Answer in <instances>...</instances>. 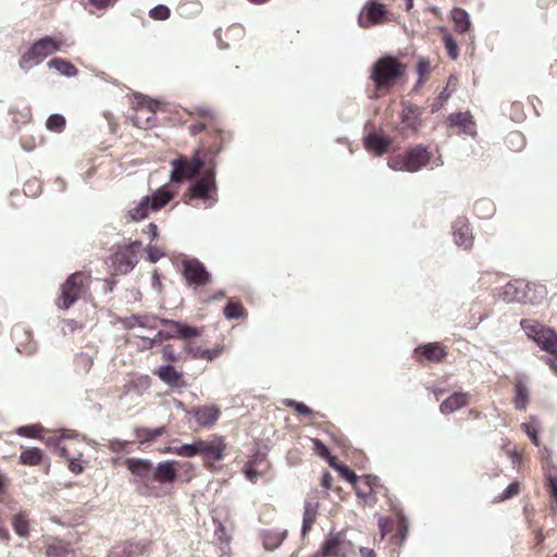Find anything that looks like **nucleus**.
<instances>
[{"mask_svg": "<svg viewBox=\"0 0 557 557\" xmlns=\"http://www.w3.org/2000/svg\"><path fill=\"white\" fill-rule=\"evenodd\" d=\"M521 326L527 336L537 344V346L548 352L550 357L547 362L550 368L557 372V334L550 329L546 327L535 321L523 320Z\"/></svg>", "mask_w": 557, "mask_h": 557, "instance_id": "nucleus-1", "label": "nucleus"}, {"mask_svg": "<svg viewBox=\"0 0 557 557\" xmlns=\"http://www.w3.org/2000/svg\"><path fill=\"white\" fill-rule=\"evenodd\" d=\"M160 319L152 314H133L122 320L125 329L134 336L143 339V348L149 349L154 345V334L160 325Z\"/></svg>", "mask_w": 557, "mask_h": 557, "instance_id": "nucleus-2", "label": "nucleus"}, {"mask_svg": "<svg viewBox=\"0 0 557 557\" xmlns=\"http://www.w3.org/2000/svg\"><path fill=\"white\" fill-rule=\"evenodd\" d=\"M65 41L59 38L46 36L33 44V46L22 55L20 66L28 71L39 64L44 59L54 52L61 51Z\"/></svg>", "mask_w": 557, "mask_h": 557, "instance_id": "nucleus-3", "label": "nucleus"}, {"mask_svg": "<svg viewBox=\"0 0 557 557\" xmlns=\"http://www.w3.org/2000/svg\"><path fill=\"white\" fill-rule=\"evenodd\" d=\"M430 153L426 148L418 146L405 154L395 156L389 159L388 166L394 171L417 172L428 164Z\"/></svg>", "mask_w": 557, "mask_h": 557, "instance_id": "nucleus-4", "label": "nucleus"}, {"mask_svg": "<svg viewBox=\"0 0 557 557\" xmlns=\"http://www.w3.org/2000/svg\"><path fill=\"white\" fill-rule=\"evenodd\" d=\"M201 151L198 150L191 160L185 157H178L171 161V175L170 180L173 183H180L183 180L194 178L202 169L203 160L201 158Z\"/></svg>", "mask_w": 557, "mask_h": 557, "instance_id": "nucleus-5", "label": "nucleus"}, {"mask_svg": "<svg viewBox=\"0 0 557 557\" xmlns=\"http://www.w3.org/2000/svg\"><path fill=\"white\" fill-rule=\"evenodd\" d=\"M87 277L76 272L72 274L60 287L61 295L57 300V306L60 309H69L82 295L85 287V280Z\"/></svg>", "mask_w": 557, "mask_h": 557, "instance_id": "nucleus-6", "label": "nucleus"}, {"mask_svg": "<svg viewBox=\"0 0 557 557\" xmlns=\"http://www.w3.org/2000/svg\"><path fill=\"white\" fill-rule=\"evenodd\" d=\"M401 75L400 64L391 57L379 60L372 72V79L377 87H389Z\"/></svg>", "mask_w": 557, "mask_h": 557, "instance_id": "nucleus-7", "label": "nucleus"}, {"mask_svg": "<svg viewBox=\"0 0 557 557\" xmlns=\"http://www.w3.org/2000/svg\"><path fill=\"white\" fill-rule=\"evenodd\" d=\"M189 197L202 199L207 207H212L216 202L215 173L213 170H207L203 176L189 188Z\"/></svg>", "mask_w": 557, "mask_h": 557, "instance_id": "nucleus-8", "label": "nucleus"}, {"mask_svg": "<svg viewBox=\"0 0 557 557\" xmlns=\"http://www.w3.org/2000/svg\"><path fill=\"white\" fill-rule=\"evenodd\" d=\"M386 21H388L386 8L373 0L366 3L358 16V25L361 28H369L372 25L383 24Z\"/></svg>", "mask_w": 557, "mask_h": 557, "instance_id": "nucleus-9", "label": "nucleus"}, {"mask_svg": "<svg viewBox=\"0 0 557 557\" xmlns=\"http://www.w3.org/2000/svg\"><path fill=\"white\" fill-rule=\"evenodd\" d=\"M226 445L222 437L213 436L210 440H197L198 455L205 460L220 461L224 457Z\"/></svg>", "mask_w": 557, "mask_h": 557, "instance_id": "nucleus-10", "label": "nucleus"}, {"mask_svg": "<svg viewBox=\"0 0 557 557\" xmlns=\"http://www.w3.org/2000/svg\"><path fill=\"white\" fill-rule=\"evenodd\" d=\"M74 444L75 443L72 441H65L63 436L58 438L55 442V446L59 449L60 455L67 461L70 471L75 474H79L84 470L82 466L83 451L77 450L72 454L71 450L73 449Z\"/></svg>", "mask_w": 557, "mask_h": 557, "instance_id": "nucleus-11", "label": "nucleus"}, {"mask_svg": "<svg viewBox=\"0 0 557 557\" xmlns=\"http://www.w3.org/2000/svg\"><path fill=\"white\" fill-rule=\"evenodd\" d=\"M139 242H134L131 246L119 250L113 258V264L116 272L125 274L134 269L138 262L137 253L134 247H139Z\"/></svg>", "mask_w": 557, "mask_h": 557, "instance_id": "nucleus-12", "label": "nucleus"}, {"mask_svg": "<svg viewBox=\"0 0 557 557\" xmlns=\"http://www.w3.org/2000/svg\"><path fill=\"white\" fill-rule=\"evenodd\" d=\"M158 108V102L140 97L138 100V108L134 116V123L140 128H148L153 125V115Z\"/></svg>", "mask_w": 557, "mask_h": 557, "instance_id": "nucleus-13", "label": "nucleus"}, {"mask_svg": "<svg viewBox=\"0 0 557 557\" xmlns=\"http://www.w3.org/2000/svg\"><path fill=\"white\" fill-rule=\"evenodd\" d=\"M184 276L189 284L197 286L206 285L210 281V274L197 259H190L184 262Z\"/></svg>", "mask_w": 557, "mask_h": 557, "instance_id": "nucleus-14", "label": "nucleus"}, {"mask_svg": "<svg viewBox=\"0 0 557 557\" xmlns=\"http://www.w3.org/2000/svg\"><path fill=\"white\" fill-rule=\"evenodd\" d=\"M530 290V285L522 281L509 283L504 287V300L507 302L533 301L532 297L529 296Z\"/></svg>", "mask_w": 557, "mask_h": 557, "instance_id": "nucleus-15", "label": "nucleus"}, {"mask_svg": "<svg viewBox=\"0 0 557 557\" xmlns=\"http://www.w3.org/2000/svg\"><path fill=\"white\" fill-rule=\"evenodd\" d=\"M176 461H163L153 467L152 480L159 484L168 485L175 482L177 478Z\"/></svg>", "mask_w": 557, "mask_h": 557, "instance_id": "nucleus-16", "label": "nucleus"}, {"mask_svg": "<svg viewBox=\"0 0 557 557\" xmlns=\"http://www.w3.org/2000/svg\"><path fill=\"white\" fill-rule=\"evenodd\" d=\"M194 417L199 426L210 428L220 418L221 411L216 406H201L194 409Z\"/></svg>", "mask_w": 557, "mask_h": 557, "instance_id": "nucleus-17", "label": "nucleus"}, {"mask_svg": "<svg viewBox=\"0 0 557 557\" xmlns=\"http://www.w3.org/2000/svg\"><path fill=\"white\" fill-rule=\"evenodd\" d=\"M153 374L171 387H183L185 382L183 374L176 371L172 366H163L153 371Z\"/></svg>", "mask_w": 557, "mask_h": 557, "instance_id": "nucleus-18", "label": "nucleus"}, {"mask_svg": "<svg viewBox=\"0 0 557 557\" xmlns=\"http://www.w3.org/2000/svg\"><path fill=\"white\" fill-rule=\"evenodd\" d=\"M127 468L131 472L141 481H147L152 478V465L147 459H127L126 460Z\"/></svg>", "mask_w": 557, "mask_h": 557, "instance_id": "nucleus-19", "label": "nucleus"}, {"mask_svg": "<svg viewBox=\"0 0 557 557\" xmlns=\"http://www.w3.org/2000/svg\"><path fill=\"white\" fill-rule=\"evenodd\" d=\"M453 235L455 243L463 248H469L472 245V233L469 225L463 220H458L453 225Z\"/></svg>", "mask_w": 557, "mask_h": 557, "instance_id": "nucleus-20", "label": "nucleus"}, {"mask_svg": "<svg viewBox=\"0 0 557 557\" xmlns=\"http://www.w3.org/2000/svg\"><path fill=\"white\" fill-rule=\"evenodd\" d=\"M150 207V197L145 196L140 200L133 202L127 209L129 220L138 222L148 216Z\"/></svg>", "mask_w": 557, "mask_h": 557, "instance_id": "nucleus-21", "label": "nucleus"}, {"mask_svg": "<svg viewBox=\"0 0 557 557\" xmlns=\"http://www.w3.org/2000/svg\"><path fill=\"white\" fill-rule=\"evenodd\" d=\"M468 405V394L467 393H454L448 398H446L440 406V410L444 414L451 413L465 406Z\"/></svg>", "mask_w": 557, "mask_h": 557, "instance_id": "nucleus-22", "label": "nucleus"}, {"mask_svg": "<svg viewBox=\"0 0 557 557\" xmlns=\"http://www.w3.org/2000/svg\"><path fill=\"white\" fill-rule=\"evenodd\" d=\"M150 387V379L148 376H139L131 380L124 385V393L126 395H144Z\"/></svg>", "mask_w": 557, "mask_h": 557, "instance_id": "nucleus-23", "label": "nucleus"}, {"mask_svg": "<svg viewBox=\"0 0 557 557\" xmlns=\"http://www.w3.org/2000/svg\"><path fill=\"white\" fill-rule=\"evenodd\" d=\"M449 122L454 126H461L467 134H474V124L469 112H459L449 115Z\"/></svg>", "mask_w": 557, "mask_h": 557, "instance_id": "nucleus-24", "label": "nucleus"}, {"mask_svg": "<svg viewBox=\"0 0 557 557\" xmlns=\"http://www.w3.org/2000/svg\"><path fill=\"white\" fill-rule=\"evenodd\" d=\"M416 352L422 355L430 361L438 362L446 355L445 350L440 344H428L416 349Z\"/></svg>", "mask_w": 557, "mask_h": 557, "instance_id": "nucleus-25", "label": "nucleus"}, {"mask_svg": "<svg viewBox=\"0 0 557 557\" xmlns=\"http://www.w3.org/2000/svg\"><path fill=\"white\" fill-rule=\"evenodd\" d=\"M317 512H318V503L317 502H306L304 518H302V535H306L310 531L312 524L315 522Z\"/></svg>", "mask_w": 557, "mask_h": 557, "instance_id": "nucleus-26", "label": "nucleus"}, {"mask_svg": "<svg viewBox=\"0 0 557 557\" xmlns=\"http://www.w3.org/2000/svg\"><path fill=\"white\" fill-rule=\"evenodd\" d=\"M450 15H451V20L455 23V27H456L457 32L466 33L469 30V28L471 26V22L469 18V14L465 10H462L460 8H455L451 10Z\"/></svg>", "mask_w": 557, "mask_h": 557, "instance_id": "nucleus-27", "label": "nucleus"}, {"mask_svg": "<svg viewBox=\"0 0 557 557\" xmlns=\"http://www.w3.org/2000/svg\"><path fill=\"white\" fill-rule=\"evenodd\" d=\"M342 545V539L338 534L331 535L321 547L323 557H338Z\"/></svg>", "mask_w": 557, "mask_h": 557, "instance_id": "nucleus-28", "label": "nucleus"}, {"mask_svg": "<svg viewBox=\"0 0 557 557\" xmlns=\"http://www.w3.org/2000/svg\"><path fill=\"white\" fill-rule=\"evenodd\" d=\"M389 141L377 135H369L364 138V146L367 150L375 152L377 156L385 152Z\"/></svg>", "mask_w": 557, "mask_h": 557, "instance_id": "nucleus-29", "label": "nucleus"}, {"mask_svg": "<svg viewBox=\"0 0 557 557\" xmlns=\"http://www.w3.org/2000/svg\"><path fill=\"white\" fill-rule=\"evenodd\" d=\"M172 198L173 194L165 188H160L156 190L150 197L151 210L157 211L163 208L166 203H169L172 200Z\"/></svg>", "mask_w": 557, "mask_h": 557, "instance_id": "nucleus-30", "label": "nucleus"}, {"mask_svg": "<svg viewBox=\"0 0 557 557\" xmlns=\"http://www.w3.org/2000/svg\"><path fill=\"white\" fill-rule=\"evenodd\" d=\"M48 66L50 69L57 70L60 74L67 76V77H72L77 74L76 67L72 63H70L69 61H66L64 59H59V58L52 59L48 62Z\"/></svg>", "mask_w": 557, "mask_h": 557, "instance_id": "nucleus-31", "label": "nucleus"}, {"mask_svg": "<svg viewBox=\"0 0 557 557\" xmlns=\"http://www.w3.org/2000/svg\"><path fill=\"white\" fill-rule=\"evenodd\" d=\"M287 531H268L263 534V545L267 549L277 548L286 536Z\"/></svg>", "mask_w": 557, "mask_h": 557, "instance_id": "nucleus-32", "label": "nucleus"}, {"mask_svg": "<svg viewBox=\"0 0 557 557\" xmlns=\"http://www.w3.org/2000/svg\"><path fill=\"white\" fill-rule=\"evenodd\" d=\"M164 434V428H157V429H137L136 430V438L144 443V442H152L157 437Z\"/></svg>", "mask_w": 557, "mask_h": 557, "instance_id": "nucleus-33", "label": "nucleus"}, {"mask_svg": "<svg viewBox=\"0 0 557 557\" xmlns=\"http://www.w3.org/2000/svg\"><path fill=\"white\" fill-rule=\"evenodd\" d=\"M529 403V393L528 388L522 382H517L516 384V396H515V406L519 410H523L527 408Z\"/></svg>", "mask_w": 557, "mask_h": 557, "instance_id": "nucleus-34", "label": "nucleus"}, {"mask_svg": "<svg viewBox=\"0 0 557 557\" xmlns=\"http://www.w3.org/2000/svg\"><path fill=\"white\" fill-rule=\"evenodd\" d=\"M42 459L41 451L38 448H29L22 451L20 460L23 465L37 466Z\"/></svg>", "mask_w": 557, "mask_h": 557, "instance_id": "nucleus-35", "label": "nucleus"}, {"mask_svg": "<svg viewBox=\"0 0 557 557\" xmlns=\"http://www.w3.org/2000/svg\"><path fill=\"white\" fill-rule=\"evenodd\" d=\"M48 557H75L73 550L63 543L52 544L48 547Z\"/></svg>", "mask_w": 557, "mask_h": 557, "instance_id": "nucleus-36", "label": "nucleus"}, {"mask_svg": "<svg viewBox=\"0 0 557 557\" xmlns=\"http://www.w3.org/2000/svg\"><path fill=\"white\" fill-rule=\"evenodd\" d=\"M171 325L175 329V333L177 334V337L181 338H191L196 337L200 334L199 330L194 326L184 325L181 323H171Z\"/></svg>", "mask_w": 557, "mask_h": 557, "instance_id": "nucleus-37", "label": "nucleus"}, {"mask_svg": "<svg viewBox=\"0 0 557 557\" xmlns=\"http://www.w3.org/2000/svg\"><path fill=\"white\" fill-rule=\"evenodd\" d=\"M172 451L173 454L178 455L181 457L191 458L198 455L197 440L191 444H183L181 446H175V448L172 449Z\"/></svg>", "mask_w": 557, "mask_h": 557, "instance_id": "nucleus-38", "label": "nucleus"}, {"mask_svg": "<svg viewBox=\"0 0 557 557\" xmlns=\"http://www.w3.org/2000/svg\"><path fill=\"white\" fill-rule=\"evenodd\" d=\"M15 532L20 536H26L28 533V521L25 513H18L14 516L12 521Z\"/></svg>", "mask_w": 557, "mask_h": 557, "instance_id": "nucleus-39", "label": "nucleus"}, {"mask_svg": "<svg viewBox=\"0 0 557 557\" xmlns=\"http://www.w3.org/2000/svg\"><path fill=\"white\" fill-rule=\"evenodd\" d=\"M162 322H160V325H166L168 329L166 330H157L156 334H154V342L157 341V338L159 339H169V338H173V337H176L177 334L175 333V329L171 325V323H174L173 321H169V320H161Z\"/></svg>", "mask_w": 557, "mask_h": 557, "instance_id": "nucleus-40", "label": "nucleus"}, {"mask_svg": "<svg viewBox=\"0 0 557 557\" xmlns=\"http://www.w3.org/2000/svg\"><path fill=\"white\" fill-rule=\"evenodd\" d=\"M522 428L524 429L528 436L531 438L534 445L539 446L537 431H539V422L536 419H532L529 423H523Z\"/></svg>", "mask_w": 557, "mask_h": 557, "instance_id": "nucleus-41", "label": "nucleus"}, {"mask_svg": "<svg viewBox=\"0 0 557 557\" xmlns=\"http://www.w3.org/2000/svg\"><path fill=\"white\" fill-rule=\"evenodd\" d=\"M65 125V119L59 114H52L47 120V127L53 132H60Z\"/></svg>", "mask_w": 557, "mask_h": 557, "instance_id": "nucleus-42", "label": "nucleus"}, {"mask_svg": "<svg viewBox=\"0 0 557 557\" xmlns=\"http://www.w3.org/2000/svg\"><path fill=\"white\" fill-rule=\"evenodd\" d=\"M149 15L153 20L164 21L170 17V9L163 4L152 8Z\"/></svg>", "mask_w": 557, "mask_h": 557, "instance_id": "nucleus-43", "label": "nucleus"}, {"mask_svg": "<svg viewBox=\"0 0 557 557\" xmlns=\"http://www.w3.org/2000/svg\"><path fill=\"white\" fill-rule=\"evenodd\" d=\"M444 42H445V47L447 49L449 57L451 59L456 60L458 58V47L449 34H446L444 36Z\"/></svg>", "mask_w": 557, "mask_h": 557, "instance_id": "nucleus-44", "label": "nucleus"}, {"mask_svg": "<svg viewBox=\"0 0 557 557\" xmlns=\"http://www.w3.org/2000/svg\"><path fill=\"white\" fill-rule=\"evenodd\" d=\"M242 306L236 302H230L224 310L227 319H237L242 315Z\"/></svg>", "mask_w": 557, "mask_h": 557, "instance_id": "nucleus-45", "label": "nucleus"}, {"mask_svg": "<svg viewBox=\"0 0 557 557\" xmlns=\"http://www.w3.org/2000/svg\"><path fill=\"white\" fill-rule=\"evenodd\" d=\"M40 431L41 428L38 425H27L18 428L16 432L21 436L37 437Z\"/></svg>", "mask_w": 557, "mask_h": 557, "instance_id": "nucleus-46", "label": "nucleus"}, {"mask_svg": "<svg viewBox=\"0 0 557 557\" xmlns=\"http://www.w3.org/2000/svg\"><path fill=\"white\" fill-rule=\"evenodd\" d=\"M147 253L149 261H151L152 263L157 262L165 255L161 248L152 245H148Z\"/></svg>", "mask_w": 557, "mask_h": 557, "instance_id": "nucleus-47", "label": "nucleus"}, {"mask_svg": "<svg viewBox=\"0 0 557 557\" xmlns=\"http://www.w3.org/2000/svg\"><path fill=\"white\" fill-rule=\"evenodd\" d=\"M429 70H430L429 61L424 60V59H421L419 61V63H418V73L420 75V78H419V81L417 83L416 88H418L423 83L422 77L429 73Z\"/></svg>", "mask_w": 557, "mask_h": 557, "instance_id": "nucleus-48", "label": "nucleus"}, {"mask_svg": "<svg viewBox=\"0 0 557 557\" xmlns=\"http://www.w3.org/2000/svg\"><path fill=\"white\" fill-rule=\"evenodd\" d=\"M312 443L315 454L323 458H329V449L320 440L314 438Z\"/></svg>", "mask_w": 557, "mask_h": 557, "instance_id": "nucleus-49", "label": "nucleus"}, {"mask_svg": "<svg viewBox=\"0 0 557 557\" xmlns=\"http://www.w3.org/2000/svg\"><path fill=\"white\" fill-rule=\"evenodd\" d=\"M338 472L351 484H356L358 478L357 475L350 471L346 466H338Z\"/></svg>", "mask_w": 557, "mask_h": 557, "instance_id": "nucleus-50", "label": "nucleus"}, {"mask_svg": "<svg viewBox=\"0 0 557 557\" xmlns=\"http://www.w3.org/2000/svg\"><path fill=\"white\" fill-rule=\"evenodd\" d=\"M549 492L554 498V505L552 506L553 511H557V478L549 479Z\"/></svg>", "mask_w": 557, "mask_h": 557, "instance_id": "nucleus-51", "label": "nucleus"}, {"mask_svg": "<svg viewBox=\"0 0 557 557\" xmlns=\"http://www.w3.org/2000/svg\"><path fill=\"white\" fill-rule=\"evenodd\" d=\"M287 406H289V407H294V408H295V410H296L299 414H309V413H311V409H310L308 406H306L305 404H302V403H297V401H295V400H289V401L287 403Z\"/></svg>", "mask_w": 557, "mask_h": 557, "instance_id": "nucleus-52", "label": "nucleus"}, {"mask_svg": "<svg viewBox=\"0 0 557 557\" xmlns=\"http://www.w3.org/2000/svg\"><path fill=\"white\" fill-rule=\"evenodd\" d=\"M507 140L510 145L516 146L517 149L523 145V137L520 133H510Z\"/></svg>", "mask_w": 557, "mask_h": 557, "instance_id": "nucleus-53", "label": "nucleus"}, {"mask_svg": "<svg viewBox=\"0 0 557 557\" xmlns=\"http://www.w3.org/2000/svg\"><path fill=\"white\" fill-rule=\"evenodd\" d=\"M127 442L114 440L109 442V448L114 453H121L124 450Z\"/></svg>", "mask_w": 557, "mask_h": 557, "instance_id": "nucleus-54", "label": "nucleus"}, {"mask_svg": "<svg viewBox=\"0 0 557 557\" xmlns=\"http://www.w3.org/2000/svg\"><path fill=\"white\" fill-rule=\"evenodd\" d=\"M185 349L194 358H200L201 359V352H203V349L201 347L196 346V345L189 343V344L186 345Z\"/></svg>", "mask_w": 557, "mask_h": 557, "instance_id": "nucleus-55", "label": "nucleus"}, {"mask_svg": "<svg viewBox=\"0 0 557 557\" xmlns=\"http://www.w3.org/2000/svg\"><path fill=\"white\" fill-rule=\"evenodd\" d=\"M519 492V485L517 483L510 484L502 494V499H507Z\"/></svg>", "mask_w": 557, "mask_h": 557, "instance_id": "nucleus-56", "label": "nucleus"}, {"mask_svg": "<svg viewBox=\"0 0 557 557\" xmlns=\"http://www.w3.org/2000/svg\"><path fill=\"white\" fill-rule=\"evenodd\" d=\"M220 349H203V352H201V359H207L209 361L213 360L220 355Z\"/></svg>", "mask_w": 557, "mask_h": 557, "instance_id": "nucleus-57", "label": "nucleus"}, {"mask_svg": "<svg viewBox=\"0 0 557 557\" xmlns=\"http://www.w3.org/2000/svg\"><path fill=\"white\" fill-rule=\"evenodd\" d=\"M162 355H163V358L166 359V360H170V361H176L177 360V357L175 356L174 349L172 348V346H165L162 349Z\"/></svg>", "mask_w": 557, "mask_h": 557, "instance_id": "nucleus-58", "label": "nucleus"}, {"mask_svg": "<svg viewBox=\"0 0 557 557\" xmlns=\"http://www.w3.org/2000/svg\"><path fill=\"white\" fill-rule=\"evenodd\" d=\"M98 9H104L112 5L116 0H89Z\"/></svg>", "mask_w": 557, "mask_h": 557, "instance_id": "nucleus-59", "label": "nucleus"}, {"mask_svg": "<svg viewBox=\"0 0 557 557\" xmlns=\"http://www.w3.org/2000/svg\"><path fill=\"white\" fill-rule=\"evenodd\" d=\"M387 524H388V520L385 519V518H380L379 519V528H380V531H381V539H384V536L386 535L387 533Z\"/></svg>", "mask_w": 557, "mask_h": 557, "instance_id": "nucleus-60", "label": "nucleus"}, {"mask_svg": "<svg viewBox=\"0 0 557 557\" xmlns=\"http://www.w3.org/2000/svg\"><path fill=\"white\" fill-rule=\"evenodd\" d=\"M146 232L150 235L151 239H156L158 237V227H157V225L154 223H150L147 226V231Z\"/></svg>", "mask_w": 557, "mask_h": 557, "instance_id": "nucleus-61", "label": "nucleus"}, {"mask_svg": "<svg viewBox=\"0 0 557 557\" xmlns=\"http://www.w3.org/2000/svg\"><path fill=\"white\" fill-rule=\"evenodd\" d=\"M112 556L113 557H131L132 556V553H125V549L124 547L121 549V547H115L114 550L112 552Z\"/></svg>", "mask_w": 557, "mask_h": 557, "instance_id": "nucleus-62", "label": "nucleus"}, {"mask_svg": "<svg viewBox=\"0 0 557 557\" xmlns=\"http://www.w3.org/2000/svg\"><path fill=\"white\" fill-rule=\"evenodd\" d=\"M246 476L249 481L251 482H256L258 476H259V473L257 472V470L252 469V468H248L246 470Z\"/></svg>", "mask_w": 557, "mask_h": 557, "instance_id": "nucleus-63", "label": "nucleus"}, {"mask_svg": "<svg viewBox=\"0 0 557 557\" xmlns=\"http://www.w3.org/2000/svg\"><path fill=\"white\" fill-rule=\"evenodd\" d=\"M360 555L361 557H375L374 550L367 547L360 548Z\"/></svg>", "mask_w": 557, "mask_h": 557, "instance_id": "nucleus-64", "label": "nucleus"}]
</instances>
